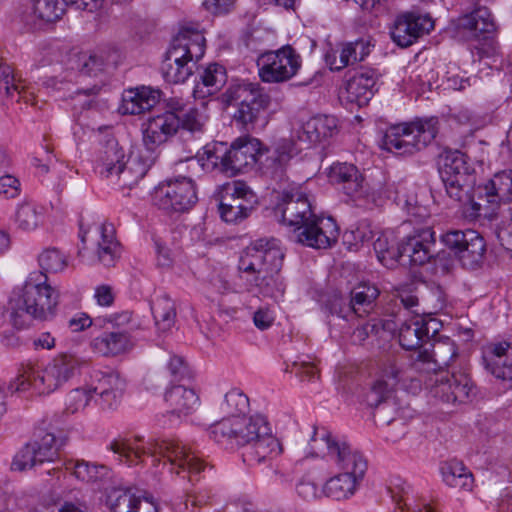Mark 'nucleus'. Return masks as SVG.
I'll return each instance as SVG.
<instances>
[{
    "label": "nucleus",
    "instance_id": "nucleus-1",
    "mask_svg": "<svg viewBox=\"0 0 512 512\" xmlns=\"http://www.w3.org/2000/svg\"><path fill=\"white\" fill-rule=\"evenodd\" d=\"M284 252L279 241L259 239L250 244L238 262L240 278L249 292L279 299L284 295L285 283L281 276Z\"/></svg>",
    "mask_w": 512,
    "mask_h": 512
},
{
    "label": "nucleus",
    "instance_id": "nucleus-2",
    "mask_svg": "<svg viewBox=\"0 0 512 512\" xmlns=\"http://www.w3.org/2000/svg\"><path fill=\"white\" fill-rule=\"evenodd\" d=\"M281 221L297 231V242L302 245L326 249L337 241L338 226L333 218H320L312 212L307 195L300 188L284 191L275 208Z\"/></svg>",
    "mask_w": 512,
    "mask_h": 512
},
{
    "label": "nucleus",
    "instance_id": "nucleus-3",
    "mask_svg": "<svg viewBox=\"0 0 512 512\" xmlns=\"http://www.w3.org/2000/svg\"><path fill=\"white\" fill-rule=\"evenodd\" d=\"M142 441L141 437L133 440H115L110 444V449L118 454L121 460L124 458L128 465L138 464L143 455L151 456L153 462L163 460L170 473L180 474L181 471H188L191 475H197L206 467L202 460L178 441L152 439L146 445H141Z\"/></svg>",
    "mask_w": 512,
    "mask_h": 512
},
{
    "label": "nucleus",
    "instance_id": "nucleus-4",
    "mask_svg": "<svg viewBox=\"0 0 512 512\" xmlns=\"http://www.w3.org/2000/svg\"><path fill=\"white\" fill-rule=\"evenodd\" d=\"M292 152L293 145L286 139H281L271 148H263L261 142L256 138L240 137L228 148L229 164L226 170H230V177H232L260 162L266 174L273 179L282 181Z\"/></svg>",
    "mask_w": 512,
    "mask_h": 512
},
{
    "label": "nucleus",
    "instance_id": "nucleus-5",
    "mask_svg": "<svg viewBox=\"0 0 512 512\" xmlns=\"http://www.w3.org/2000/svg\"><path fill=\"white\" fill-rule=\"evenodd\" d=\"M422 369L415 368V359L410 361L404 357L388 359L382 367L381 378L376 380L366 394V402L376 409L375 417L379 421L390 424L395 419L389 417V412L395 410V402L392 398L393 390L397 385L406 386V382L422 383Z\"/></svg>",
    "mask_w": 512,
    "mask_h": 512
},
{
    "label": "nucleus",
    "instance_id": "nucleus-6",
    "mask_svg": "<svg viewBox=\"0 0 512 512\" xmlns=\"http://www.w3.org/2000/svg\"><path fill=\"white\" fill-rule=\"evenodd\" d=\"M85 362L71 353H61L43 369L31 363L22 365L16 379L10 383V390L25 392L34 389L38 394H50L71 379Z\"/></svg>",
    "mask_w": 512,
    "mask_h": 512
},
{
    "label": "nucleus",
    "instance_id": "nucleus-7",
    "mask_svg": "<svg viewBox=\"0 0 512 512\" xmlns=\"http://www.w3.org/2000/svg\"><path fill=\"white\" fill-rule=\"evenodd\" d=\"M435 243L434 231L431 228L421 229L408 236L400 246L392 232H380L373 242V248L379 262L385 267L392 268L398 261L411 265H423L432 257L431 247Z\"/></svg>",
    "mask_w": 512,
    "mask_h": 512
},
{
    "label": "nucleus",
    "instance_id": "nucleus-8",
    "mask_svg": "<svg viewBox=\"0 0 512 512\" xmlns=\"http://www.w3.org/2000/svg\"><path fill=\"white\" fill-rule=\"evenodd\" d=\"M205 38L198 31L181 30L173 39L162 61L160 71L167 83H184L196 62L204 55Z\"/></svg>",
    "mask_w": 512,
    "mask_h": 512
},
{
    "label": "nucleus",
    "instance_id": "nucleus-9",
    "mask_svg": "<svg viewBox=\"0 0 512 512\" xmlns=\"http://www.w3.org/2000/svg\"><path fill=\"white\" fill-rule=\"evenodd\" d=\"M310 446L311 454L314 456H319L326 451L339 473L348 474L360 482L363 481L368 468L364 455L345 441L337 439L326 428H313Z\"/></svg>",
    "mask_w": 512,
    "mask_h": 512
},
{
    "label": "nucleus",
    "instance_id": "nucleus-10",
    "mask_svg": "<svg viewBox=\"0 0 512 512\" xmlns=\"http://www.w3.org/2000/svg\"><path fill=\"white\" fill-rule=\"evenodd\" d=\"M436 117L417 119L390 126L383 137V147L397 155H413L427 147L437 136Z\"/></svg>",
    "mask_w": 512,
    "mask_h": 512
},
{
    "label": "nucleus",
    "instance_id": "nucleus-11",
    "mask_svg": "<svg viewBox=\"0 0 512 512\" xmlns=\"http://www.w3.org/2000/svg\"><path fill=\"white\" fill-rule=\"evenodd\" d=\"M21 303L18 310L13 313L15 325H19L20 312L37 320H49L56 315L59 293L48 284V277L45 273L34 271L29 274L23 285Z\"/></svg>",
    "mask_w": 512,
    "mask_h": 512
},
{
    "label": "nucleus",
    "instance_id": "nucleus-12",
    "mask_svg": "<svg viewBox=\"0 0 512 512\" xmlns=\"http://www.w3.org/2000/svg\"><path fill=\"white\" fill-rule=\"evenodd\" d=\"M266 417L256 414L225 417L212 424L209 435L216 442L234 446L250 445L260 437H264L270 430Z\"/></svg>",
    "mask_w": 512,
    "mask_h": 512
},
{
    "label": "nucleus",
    "instance_id": "nucleus-13",
    "mask_svg": "<svg viewBox=\"0 0 512 512\" xmlns=\"http://www.w3.org/2000/svg\"><path fill=\"white\" fill-rule=\"evenodd\" d=\"M218 201L219 216L228 224L241 223L251 215L259 204L255 192L241 180H234L220 186Z\"/></svg>",
    "mask_w": 512,
    "mask_h": 512
},
{
    "label": "nucleus",
    "instance_id": "nucleus-14",
    "mask_svg": "<svg viewBox=\"0 0 512 512\" xmlns=\"http://www.w3.org/2000/svg\"><path fill=\"white\" fill-rule=\"evenodd\" d=\"M429 394L445 403H465L475 395L471 378L465 373L431 372L422 376Z\"/></svg>",
    "mask_w": 512,
    "mask_h": 512
},
{
    "label": "nucleus",
    "instance_id": "nucleus-15",
    "mask_svg": "<svg viewBox=\"0 0 512 512\" xmlns=\"http://www.w3.org/2000/svg\"><path fill=\"white\" fill-rule=\"evenodd\" d=\"M301 66L302 58L291 45L266 51L257 59L259 77L265 83L289 81L298 73Z\"/></svg>",
    "mask_w": 512,
    "mask_h": 512
},
{
    "label": "nucleus",
    "instance_id": "nucleus-16",
    "mask_svg": "<svg viewBox=\"0 0 512 512\" xmlns=\"http://www.w3.org/2000/svg\"><path fill=\"white\" fill-rule=\"evenodd\" d=\"M440 176L448 196L462 201L471 185V167L467 156L459 150H445L441 156Z\"/></svg>",
    "mask_w": 512,
    "mask_h": 512
},
{
    "label": "nucleus",
    "instance_id": "nucleus-17",
    "mask_svg": "<svg viewBox=\"0 0 512 512\" xmlns=\"http://www.w3.org/2000/svg\"><path fill=\"white\" fill-rule=\"evenodd\" d=\"M153 201L160 209L168 212H184L197 202L194 182L187 177L168 179L154 191Z\"/></svg>",
    "mask_w": 512,
    "mask_h": 512
},
{
    "label": "nucleus",
    "instance_id": "nucleus-18",
    "mask_svg": "<svg viewBox=\"0 0 512 512\" xmlns=\"http://www.w3.org/2000/svg\"><path fill=\"white\" fill-rule=\"evenodd\" d=\"M62 445L63 442L58 441L53 433L40 431L17 452L12 462V469L25 471L46 462H53L57 459Z\"/></svg>",
    "mask_w": 512,
    "mask_h": 512
},
{
    "label": "nucleus",
    "instance_id": "nucleus-19",
    "mask_svg": "<svg viewBox=\"0 0 512 512\" xmlns=\"http://www.w3.org/2000/svg\"><path fill=\"white\" fill-rule=\"evenodd\" d=\"M458 27L465 31L469 38L483 39L485 43L479 48L480 57H496L500 54V48L490 35L496 31V24L486 7H478L471 13L465 14L458 19Z\"/></svg>",
    "mask_w": 512,
    "mask_h": 512
},
{
    "label": "nucleus",
    "instance_id": "nucleus-20",
    "mask_svg": "<svg viewBox=\"0 0 512 512\" xmlns=\"http://www.w3.org/2000/svg\"><path fill=\"white\" fill-rule=\"evenodd\" d=\"M442 242L466 268H476L484 258L485 240L475 230L449 231L442 236Z\"/></svg>",
    "mask_w": 512,
    "mask_h": 512
},
{
    "label": "nucleus",
    "instance_id": "nucleus-21",
    "mask_svg": "<svg viewBox=\"0 0 512 512\" xmlns=\"http://www.w3.org/2000/svg\"><path fill=\"white\" fill-rule=\"evenodd\" d=\"M90 386L95 395V404L102 410H111L120 404L126 381L117 371L97 370L91 376Z\"/></svg>",
    "mask_w": 512,
    "mask_h": 512
},
{
    "label": "nucleus",
    "instance_id": "nucleus-22",
    "mask_svg": "<svg viewBox=\"0 0 512 512\" xmlns=\"http://www.w3.org/2000/svg\"><path fill=\"white\" fill-rule=\"evenodd\" d=\"M82 249L87 248L86 244L89 240L92 244L94 253L100 263L104 266H112L120 257L121 248L115 236V229L112 224L102 223L95 225L88 231L80 232Z\"/></svg>",
    "mask_w": 512,
    "mask_h": 512
},
{
    "label": "nucleus",
    "instance_id": "nucleus-23",
    "mask_svg": "<svg viewBox=\"0 0 512 512\" xmlns=\"http://www.w3.org/2000/svg\"><path fill=\"white\" fill-rule=\"evenodd\" d=\"M420 350L415 358V368L424 374L445 371L458 355L455 342L449 337L439 338Z\"/></svg>",
    "mask_w": 512,
    "mask_h": 512
},
{
    "label": "nucleus",
    "instance_id": "nucleus-24",
    "mask_svg": "<svg viewBox=\"0 0 512 512\" xmlns=\"http://www.w3.org/2000/svg\"><path fill=\"white\" fill-rule=\"evenodd\" d=\"M434 28L429 15L406 12L399 15L391 29L392 40L400 47H408Z\"/></svg>",
    "mask_w": 512,
    "mask_h": 512
},
{
    "label": "nucleus",
    "instance_id": "nucleus-25",
    "mask_svg": "<svg viewBox=\"0 0 512 512\" xmlns=\"http://www.w3.org/2000/svg\"><path fill=\"white\" fill-rule=\"evenodd\" d=\"M329 180L339 186L346 195L357 200H365L370 197L367 184L358 168L349 163H336L330 167Z\"/></svg>",
    "mask_w": 512,
    "mask_h": 512
},
{
    "label": "nucleus",
    "instance_id": "nucleus-26",
    "mask_svg": "<svg viewBox=\"0 0 512 512\" xmlns=\"http://www.w3.org/2000/svg\"><path fill=\"white\" fill-rule=\"evenodd\" d=\"M125 148L114 136H107L100 141L99 149L94 159V171L103 179L117 175V170L124 165L128 157Z\"/></svg>",
    "mask_w": 512,
    "mask_h": 512
},
{
    "label": "nucleus",
    "instance_id": "nucleus-27",
    "mask_svg": "<svg viewBox=\"0 0 512 512\" xmlns=\"http://www.w3.org/2000/svg\"><path fill=\"white\" fill-rule=\"evenodd\" d=\"M156 159V153L149 150H142L135 156L129 155L123 167L117 170V175L109 180L122 188H131L146 175Z\"/></svg>",
    "mask_w": 512,
    "mask_h": 512
},
{
    "label": "nucleus",
    "instance_id": "nucleus-28",
    "mask_svg": "<svg viewBox=\"0 0 512 512\" xmlns=\"http://www.w3.org/2000/svg\"><path fill=\"white\" fill-rule=\"evenodd\" d=\"M180 128V116L162 113L149 118L143 131L144 150L155 153V147L165 143Z\"/></svg>",
    "mask_w": 512,
    "mask_h": 512
},
{
    "label": "nucleus",
    "instance_id": "nucleus-29",
    "mask_svg": "<svg viewBox=\"0 0 512 512\" xmlns=\"http://www.w3.org/2000/svg\"><path fill=\"white\" fill-rule=\"evenodd\" d=\"M483 363L494 377L512 386V345L509 342L489 345L484 352Z\"/></svg>",
    "mask_w": 512,
    "mask_h": 512
},
{
    "label": "nucleus",
    "instance_id": "nucleus-30",
    "mask_svg": "<svg viewBox=\"0 0 512 512\" xmlns=\"http://www.w3.org/2000/svg\"><path fill=\"white\" fill-rule=\"evenodd\" d=\"M338 131L337 119L328 115H316L309 118L297 130V138L307 145L324 142Z\"/></svg>",
    "mask_w": 512,
    "mask_h": 512
},
{
    "label": "nucleus",
    "instance_id": "nucleus-31",
    "mask_svg": "<svg viewBox=\"0 0 512 512\" xmlns=\"http://www.w3.org/2000/svg\"><path fill=\"white\" fill-rule=\"evenodd\" d=\"M378 75L375 70L361 67L346 84L347 98L358 106L367 105L375 92Z\"/></svg>",
    "mask_w": 512,
    "mask_h": 512
},
{
    "label": "nucleus",
    "instance_id": "nucleus-32",
    "mask_svg": "<svg viewBox=\"0 0 512 512\" xmlns=\"http://www.w3.org/2000/svg\"><path fill=\"white\" fill-rule=\"evenodd\" d=\"M167 413L176 418L192 414L199 406V397L196 392L183 385H175L165 393Z\"/></svg>",
    "mask_w": 512,
    "mask_h": 512
},
{
    "label": "nucleus",
    "instance_id": "nucleus-33",
    "mask_svg": "<svg viewBox=\"0 0 512 512\" xmlns=\"http://www.w3.org/2000/svg\"><path fill=\"white\" fill-rule=\"evenodd\" d=\"M160 97L161 92L151 87L129 89L123 94L121 111L130 115L144 113L155 107Z\"/></svg>",
    "mask_w": 512,
    "mask_h": 512
},
{
    "label": "nucleus",
    "instance_id": "nucleus-34",
    "mask_svg": "<svg viewBox=\"0 0 512 512\" xmlns=\"http://www.w3.org/2000/svg\"><path fill=\"white\" fill-rule=\"evenodd\" d=\"M429 321L421 315H414L405 320L398 331L399 344L406 350H414L426 347L429 339Z\"/></svg>",
    "mask_w": 512,
    "mask_h": 512
},
{
    "label": "nucleus",
    "instance_id": "nucleus-35",
    "mask_svg": "<svg viewBox=\"0 0 512 512\" xmlns=\"http://www.w3.org/2000/svg\"><path fill=\"white\" fill-rule=\"evenodd\" d=\"M282 452L279 440L272 435L271 429L264 437H260L243 453V461L249 466L265 463Z\"/></svg>",
    "mask_w": 512,
    "mask_h": 512
},
{
    "label": "nucleus",
    "instance_id": "nucleus-36",
    "mask_svg": "<svg viewBox=\"0 0 512 512\" xmlns=\"http://www.w3.org/2000/svg\"><path fill=\"white\" fill-rule=\"evenodd\" d=\"M92 348L103 356H117L133 347L129 334L124 331L105 332L93 339Z\"/></svg>",
    "mask_w": 512,
    "mask_h": 512
},
{
    "label": "nucleus",
    "instance_id": "nucleus-37",
    "mask_svg": "<svg viewBox=\"0 0 512 512\" xmlns=\"http://www.w3.org/2000/svg\"><path fill=\"white\" fill-rule=\"evenodd\" d=\"M197 163L205 172L218 171L230 176V170H226L228 162V147L224 142L207 144L202 153L196 156Z\"/></svg>",
    "mask_w": 512,
    "mask_h": 512
},
{
    "label": "nucleus",
    "instance_id": "nucleus-38",
    "mask_svg": "<svg viewBox=\"0 0 512 512\" xmlns=\"http://www.w3.org/2000/svg\"><path fill=\"white\" fill-rule=\"evenodd\" d=\"M226 70L222 65L213 63L203 69L197 81L193 95L195 98H205L216 94L226 83Z\"/></svg>",
    "mask_w": 512,
    "mask_h": 512
},
{
    "label": "nucleus",
    "instance_id": "nucleus-39",
    "mask_svg": "<svg viewBox=\"0 0 512 512\" xmlns=\"http://www.w3.org/2000/svg\"><path fill=\"white\" fill-rule=\"evenodd\" d=\"M440 472L443 482L451 487L464 491H471L473 487V474L458 460H449L441 464Z\"/></svg>",
    "mask_w": 512,
    "mask_h": 512
},
{
    "label": "nucleus",
    "instance_id": "nucleus-40",
    "mask_svg": "<svg viewBox=\"0 0 512 512\" xmlns=\"http://www.w3.org/2000/svg\"><path fill=\"white\" fill-rule=\"evenodd\" d=\"M268 104L269 96L261 93L256 99L240 105L234 114V120L241 125L244 130L251 131L255 128L265 109L268 107Z\"/></svg>",
    "mask_w": 512,
    "mask_h": 512
},
{
    "label": "nucleus",
    "instance_id": "nucleus-41",
    "mask_svg": "<svg viewBox=\"0 0 512 512\" xmlns=\"http://www.w3.org/2000/svg\"><path fill=\"white\" fill-rule=\"evenodd\" d=\"M65 469L71 471L73 476L87 484L102 482L109 475V468L85 460H68L64 463Z\"/></svg>",
    "mask_w": 512,
    "mask_h": 512
},
{
    "label": "nucleus",
    "instance_id": "nucleus-42",
    "mask_svg": "<svg viewBox=\"0 0 512 512\" xmlns=\"http://www.w3.org/2000/svg\"><path fill=\"white\" fill-rule=\"evenodd\" d=\"M360 484V481L348 474L337 473L325 482L322 492L334 500H346L356 493Z\"/></svg>",
    "mask_w": 512,
    "mask_h": 512
},
{
    "label": "nucleus",
    "instance_id": "nucleus-43",
    "mask_svg": "<svg viewBox=\"0 0 512 512\" xmlns=\"http://www.w3.org/2000/svg\"><path fill=\"white\" fill-rule=\"evenodd\" d=\"M44 219V208L33 201H23L17 205L14 223L22 231L37 229Z\"/></svg>",
    "mask_w": 512,
    "mask_h": 512
},
{
    "label": "nucleus",
    "instance_id": "nucleus-44",
    "mask_svg": "<svg viewBox=\"0 0 512 512\" xmlns=\"http://www.w3.org/2000/svg\"><path fill=\"white\" fill-rule=\"evenodd\" d=\"M379 290L375 285L361 283L351 291L349 299L353 314L358 317L368 315L373 307Z\"/></svg>",
    "mask_w": 512,
    "mask_h": 512
},
{
    "label": "nucleus",
    "instance_id": "nucleus-45",
    "mask_svg": "<svg viewBox=\"0 0 512 512\" xmlns=\"http://www.w3.org/2000/svg\"><path fill=\"white\" fill-rule=\"evenodd\" d=\"M155 324L159 331L170 330L176 319V308L174 301L167 295L157 297L151 306Z\"/></svg>",
    "mask_w": 512,
    "mask_h": 512
},
{
    "label": "nucleus",
    "instance_id": "nucleus-46",
    "mask_svg": "<svg viewBox=\"0 0 512 512\" xmlns=\"http://www.w3.org/2000/svg\"><path fill=\"white\" fill-rule=\"evenodd\" d=\"M262 89L257 83L241 82L231 84L222 94V100L226 104L238 103L239 106L256 99L260 95Z\"/></svg>",
    "mask_w": 512,
    "mask_h": 512
},
{
    "label": "nucleus",
    "instance_id": "nucleus-47",
    "mask_svg": "<svg viewBox=\"0 0 512 512\" xmlns=\"http://www.w3.org/2000/svg\"><path fill=\"white\" fill-rule=\"evenodd\" d=\"M370 53V42L358 39L354 42H347L341 45L339 51L340 67L344 69L349 65L363 61Z\"/></svg>",
    "mask_w": 512,
    "mask_h": 512
},
{
    "label": "nucleus",
    "instance_id": "nucleus-48",
    "mask_svg": "<svg viewBox=\"0 0 512 512\" xmlns=\"http://www.w3.org/2000/svg\"><path fill=\"white\" fill-rule=\"evenodd\" d=\"M112 512H159L152 502H142L129 492L120 493L111 503Z\"/></svg>",
    "mask_w": 512,
    "mask_h": 512
},
{
    "label": "nucleus",
    "instance_id": "nucleus-49",
    "mask_svg": "<svg viewBox=\"0 0 512 512\" xmlns=\"http://www.w3.org/2000/svg\"><path fill=\"white\" fill-rule=\"evenodd\" d=\"M66 0H33L34 15L45 22H54L62 17Z\"/></svg>",
    "mask_w": 512,
    "mask_h": 512
},
{
    "label": "nucleus",
    "instance_id": "nucleus-50",
    "mask_svg": "<svg viewBox=\"0 0 512 512\" xmlns=\"http://www.w3.org/2000/svg\"><path fill=\"white\" fill-rule=\"evenodd\" d=\"M92 401L95 403V395L91 391L90 384L87 387L76 388L70 391L66 397V411L74 414L83 410Z\"/></svg>",
    "mask_w": 512,
    "mask_h": 512
},
{
    "label": "nucleus",
    "instance_id": "nucleus-51",
    "mask_svg": "<svg viewBox=\"0 0 512 512\" xmlns=\"http://www.w3.org/2000/svg\"><path fill=\"white\" fill-rule=\"evenodd\" d=\"M22 87L16 82L12 68L5 63L0 64V99H14L21 94Z\"/></svg>",
    "mask_w": 512,
    "mask_h": 512
},
{
    "label": "nucleus",
    "instance_id": "nucleus-52",
    "mask_svg": "<svg viewBox=\"0 0 512 512\" xmlns=\"http://www.w3.org/2000/svg\"><path fill=\"white\" fill-rule=\"evenodd\" d=\"M323 310L329 315H336L343 319H348L353 314L348 298L338 293L328 295L323 301Z\"/></svg>",
    "mask_w": 512,
    "mask_h": 512
},
{
    "label": "nucleus",
    "instance_id": "nucleus-53",
    "mask_svg": "<svg viewBox=\"0 0 512 512\" xmlns=\"http://www.w3.org/2000/svg\"><path fill=\"white\" fill-rule=\"evenodd\" d=\"M224 404L228 417L245 415L249 409L248 397L238 389H232L226 393Z\"/></svg>",
    "mask_w": 512,
    "mask_h": 512
},
{
    "label": "nucleus",
    "instance_id": "nucleus-54",
    "mask_svg": "<svg viewBox=\"0 0 512 512\" xmlns=\"http://www.w3.org/2000/svg\"><path fill=\"white\" fill-rule=\"evenodd\" d=\"M40 267L47 272H60L67 266L66 256L56 248L45 249L39 256Z\"/></svg>",
    "mask_w": 512,
    "mask_h": 512
},
{
    "label": "nucleus",
    "instance_id": "nucleus-55",
    "mask_svg": "<svg viewBox=\"0 0 512 512\" xmlns=\"http://www.w3.org/2000/svg\"><path fill=\"white\" fill-rule=\"evenodd\" d=\"M206 116L197 108L190 106L180 116V127L191 133H200L203 131Z\"/></svg>",
    "mask_w": 512,
    "mask_h": 512
},
{
    "label": "nucleus",
    "instance_id": "nucleus-56",
    "mask_svg": "<svg viewBox=\"0 0 512 512\" xmlns=\"http://www.w3.org/2000/svg\"><path fill=\"white\" fill-rule=\"evenodd\" d=\"M374 233L368 226H358L356 229L345 232L343 236L344 244L350 251H357L362 244L372 240Z\"/></svg>",
    "mask_w": 512,
    "mask_h": 512
},
{
    "label": "nucleus",
    "instance_id": "nucleus-57",
    "mask_svg": "<svg viewBox=\"0 0 512 512\" xmlns=\"http://www.w3.org/2000/svg\"><path fill=\"white\" fill-rule=\"evenodd\" d=\"M392 498L396 502L399 512H433L431 507L427 505H423L422 507L414 505L412 503L413 498L408 492L403 491L399 496L393 493Z\"/></svg>",
    "mask_w": 512,
    "mask_h": 512
},
{
    "label": "nucleus",
    "instance_id": "nucleus-58",
    "mask_svg": "<svg viewBox=\"0 0 512 512\" xmlns=\"http://www.w3.org/2000/svg\"><path fill=\"white\" fill-rule=\"evenodd\" d=\"M297 494L304 500L311 501L321 495L317 484L310 478L303 477L296 485Z\"/></svg>",
    "mask_w": 512,
    "mask_h": 512
},
{
    "label": "nucleus",
    "instance_id": "nucleus-59",
    "mask_svg": "<svg viewBox=\"0 0 512 512\" xmlns=\"http://www.w3.org/2000/svg\"><path fill=\"white\" fill-rule=\"evenodd\" d=\"M405 187L402 184H399L395 191L394 200L397 205L401 206L403 209L407 211L408 214L416 215L415 212L417 199L415 195H406L404 194Z\"/></svg>",
    "mask_w": 512,
    "mask_h": 512
},
{
    "label": "nucleus",
    "instance_id": "nucleus-60",
    "mask_svg": "<svg viewBox=\"0 0 512 512\" xmlns=\"http://www.w3.org/2000/svg\"><path fill=\"white\" fill-rule=\"evenodd\" d=\"M20 193V182L12 175L0 177V194L6 198H15Z\"/></svg>",
    "mask_w": 512,
    "mask_h": 512
},
{
    "label": "nucleus",
    "instance_id": "nucleus-61",
    "mask_svg": "<svg viewBox=\"0 0 512 512\" xmlns=\"http://www.w3.org/2000/svg\"><path fill=\"white\" fill-rule=\"evenodd\" d=\"M168 369L175 380H183L191 377L189 368L182 357H171L168 363Z\"/></svg>",
    "mask_w": 512,
    "mask_h": 512
},
{
    "label": "nucleus",
    "instance_id": "nucleus-62",
    "mask_svg": "<svg viewBox=\"0 0 512 512\" xmlns=\"http://www.w3.org/2000/svg\"><path fill=\"white\" fill-rule=\"evenodd\" d=\"M357 3L363 11H366L374 16H380L387 12V0H353Z\"/></svg>",
    "mask_w": 512,
    "mask_h": 512
},
{
    "label": "nucleus",
    "instance_id": "nucleus-63",
    "mask_svg": "<svg viewBox=\"0 0 512 512\" xmlns=\"http://www.w3.org/2000/svg\"><path fill=\"white\" fill-rule=\"evenodd\" d=\"M236 0H204L203 5L212 14L229 13L235 6Z\"/></svg>",
    "mask_w": 512,
    "mask_h": 512
},
{
    "label": "nucleus",
    "instance_id": "nucleus-64",
    "mask_svg": "<svg viewBox=\"0 0 512 512\" xmlns=\"http://www.w3.org/2000/svg\"><path fill=\"white\" fill-rule=\"evenodd\" d=\"M94 298L98 305L110 307L114 303L115 294L109 285H99L95 288Z\"/></svg>",
    "mask_w": 512,
    "mask_h": 512
}]
</instances>
